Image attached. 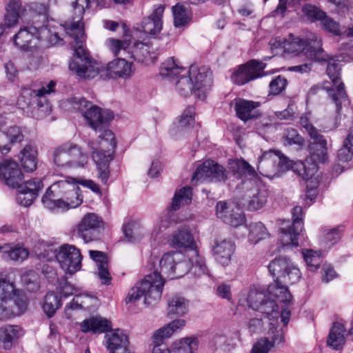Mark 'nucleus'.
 I'll return each instance as SVG.
<instances>
[{
    "label": "nucleus",
    "mask_w": 353,
    "mask_h": 353,
    "mask_svg": "<svg viewBox=\"0 0 353 353\" xmlns=\"http://www.w3.org/2000/svg\"><path fill=\"white\" fill-rule=\"evenodd\" d=\"M60 107L65 111L80 112L90 128L100 133L99 141H89L88 147L97 167L98 179L103 184H108L110 173L109 165L113 160L117 145L114 134L107 129L108 124L113 119V113L108 110L102 111L99 107L81 97L62 99Z\"/></svg>",
    "instance_id": "1"
},
{
    "label": "nucleus",
    "mask_w": 353,
    "mask_h": 353,
    "mask_svg": "<svg viewBox=\"0 0 353 353\" xmlns=\"http://www.w3.org/2000/svg\"><path fill=\"white\" fill-rule=\"evenodd\" d=\"M192 267L194 268V261L192 259H187L181 252H169L164 254L159 261L160 273L154 271L146 275L132 288L125 298V303H134L143 297L144 304H156L161 298L165 284L163 277L170 279L180 278L188 272Z\"/></svg>",
    "instance_id": "2"
},
{
    "label": "nucleus",
    "mask_w": 353,
    "mask_h": 353,
    "mask_svg": "<svg viewBox=\"0 0 353 353\" xmlns=\"http://www.w3.org/2000/svg\"><path fill=\"white\" fill-rule=\"evenodd\" d=\"M52 1L54 3L57 1L69 3L78 14L76 21L66 23L63 27L66 34L73 38L75 42L73 48L76 58L70 63V70L81 78H94L99 74V68L98 64L89 57L83 48L85 35L81 21L85 9L105 7L103 0H50V2Z\"/></svg>",
    "instance_id": "3"
},
{
    "label": "nucleus",
    "mask_w": 353,
    "mask_h": 353,
    "mask_svg": "<svg viewBox=\"0 0 353 353\" xmlns=\"http://www.w3.org/2000/svg\"><path fill=\"white\" fill-rule=\"evenodd\" d=\"M292 296L288 288L279 281L278 279L269 285L266 293L250 290L245 298L239 300V304L248 306L262 313L274 325L279 319V307L276 301L290 303Z\"/></svg>",
    "instance_id": "4"
},
{
    "label": "nucleus",
    "mask_w": 353,
    "mask_h": 353,
    "mask_svg": "<svg viewBox=\"0 0 353 353\" xmlns=\"http://www.w3.org/2000/svg\"><path fill=\"white\" fill-rule=\"evenodd\" d=\"M310 145V157L305 162H294L292 170L306 182V195L312 200L317 195L321 173L318 170V163H324L328 159L327 141L322 135L312 139Z\"/></svg>",
    "instance_id": "5"
},
{
    "label": "nucleus",
    "mask_w": 353,
    "mask_h": 353,
    "mask_svg": "<svg viewBox=\"0 0 353 353\" xmlns=\"http://www.w3.org/2000/svg\"><path fill=\"white\" fill-rule=\"evenodd\" d=\"M0 178L5 183L17 190L16 201L24 207L30 206L43 188L39 179H32L23 183V175L18 163L12 159L0 163Z\"/></svg>",
    "instance_id": "6"
},
{
    "label": "nucleus",
    "mask_w": 353,
    "mask_h": 353,
    "mask_svg": "<svg viewBox=\"0 0 353 353\" xmlns=\"http://www.w3.org/2000/svg\"><path fill=\"white\" fill-rule=\"evenodd\" d=\"M28 299L6 273H0V321H7L23 314Z\"/></svg>",
    "instance_id": "7"
},
{
    "label": "nucleus",
    "mask_w": 353,
    "mask_h": 353,
    "mask_svg": "<svg viewBox=\"0 0 353 353\" xmlns=\"http://www.w3.org/2000/svg\"><path fill=\"white\" fill-rule=\"evenodd\" d=\"M89 153L73 142H66L53 152L54 163L62 168H81L88 163Z\"/></svg>",
    "instance_id": "8"
},
{
    "label": "nucleus",
    "mask_w": 353,
    "mask_h": 353,
    "mask_svg": "<svg viewBox=\"0 0 353 353\" xmlns=\"http://www.w3.org/2000/svg\"><path fill=\"white\" fill-rule=\"evenodd\" d=\"M292 223L283 220L280 228L281 232V242L284 248H297L305 245L307 237L303 230V209L295 206L292 211Z\"/></svg>",
    "instance_id": "9"
},
{
    "label": "nucleus",
    "mask_w": 353,
    "mask_h": 353,
    "mask_svg": "<svg viewBox=\"0 0 353 353\" xmlns=\"http://www.w3.org/2000/svg\"><path fill=\"white\" fill-rule=\"evenodd\" d=\"M170 245L175 249H188V257L194 261L195 272L207 274L208 268L204 259L199 256L194 237L186 228H181L174 232L170 239Z\"/></svg>",
    "instance_id": "10"
},
{
    "label": "nucleus",
    "mask_w": 353,
    "mask_h": 353,
    "mask_svg": "<svg viewBox=\"0 0 353 353\" xmlns=\"http://www.w3.org/2000/svg\"><path fill=\"white\" fill-rule=\"evenodd\" d=\"M188 72L177 59L170 57L161 65L160 74L165 78L175 79V90L181 97H186L194 93V87Z\"/></svg>",
    "instance_id": "11"
},
{
    "label": "nucleus",
    "mask_w": 353,
    "mask_h": 353,
    "mask_svg": "<svg viewBox=\"0 0 353 353\" xmlns=\"http://www.w3.org/2000/svg\"><path fill=\"white\" fill-rule=\"evenodd\" d=\"M321 46V38L315 34H311L307 41H305L290 33L288 38H285L284 51L294 54L303 52L308 60H319L321 59L319 54L322 52Z\"/></svg>",
    "instance_id": "12"
},
{
    "label": "nucleus",
    "mask_w": 353,
    "mask_h": 353,
    "mask_svg": "<svg viewBox=\"0 0 353 353\" xmlns=\"http://www.w3.org/2000/svg\"><path fill=\"white\" fill-rule=\"evenodd\" d=\"M293 163L280 151L270 150L264 152L259 158L256 166L259 172L268 178L277 176L279 172L292 170Z\"/></svg>",
    "instance_id": "13"
},
{
    "label": "nucleus",
    "mask_w": 353,
    "mask_h": 353,
    "mask_svg": "<svg viewBox=\"0 0 353 353\" xmlns=\"http://www.w3.org/2000/svg\"><path fill=\"white\" fill-rule=\"evenodd\" d=\"M323 50L322 49V52L319 54L321 59L316 61L327 62L326 72L335 88V90H329V94L336 103L337 111L339 112L341 103L347 101L344 84L341 79V65L333 57L329 55H323Z\"/></svg>",
    "instance_id": "14"
},
{
    "label": "nucleus",
    "mask_w": 353,
    "mask_h": 353,
    "mask_svg": "<svg viewBox=\"0 0 353 353\" xmlns=\"http://www.w3.org/2000/svg\"><path fill=\"white\" fill-rule=\"evenodd\" d=\"M49 33L50 31L44 27L35 25L25 26L19 30L12 40L19 48L29 50L41 48Z\"/></svg>",
    "instance_id": "15"
},
{
    "label": "nucleus",
    "mask_w": 353,
    "mask_h": 353,
    "mask_svg": "<svg viewBox=\"0 0 353 353\" xmlns=\"http://www.w3.org/2000/svg\"><path fill=\"white\" fill-rule=\"evenodd\" d=\"M103 218L94 212L85 214L75 227V232L84 243L97 241L105 229Z\"/></svg>",
    "instance_id": "16"
},
{
    "label": "nucleus",
    "mask_w": 353,
    "mask_h": 353,
    "mask_svg": "<svg viewBox=\"0 0 353 353\" xmlns=\"http://www.w3.org/2000/svg\"><path fill=\"white\" fill-rule=\"evenodd\" d=\"M55 257L65 274H74L81 268L83 256L73 245L63 244L54 250Z\"/></svg>",
    "instance_id": "17"
},
{
    "label": "nucleus",
    "mask_w": 353,
    "mask_h": 353,
    "mask_svg": "<svg viewBox=\"0 0 353 353\" xmlns=\"http://www.w3.org/2000/svg\"><path fill=\"white\" fill-rule=\"evenodd\" d=\"M188 74L194 87V95L200 99H205L212 84L211 70L205 65L199 66L194 64L190 65Z\"/></svg>",
    "instance_id": "18"
},
{
    "label": "nucleus",
    "mask_w": 353,
    "mask_h": 353,
    "mask_svg": "<svg viewBox=\"0 0 353 353\" xmlns=\"http://www.w3.org/2000/svg\"><path fill=\"white\" fill-rule=\"evenodd\" d=\"M77 183V180L70 176H63L55 181L46 191L41 201L44 207L50 210L57 209V200L62 199Z\"/></svg>",
    "instance_id": "19"
},
{
    "label": "nucleus",
    "mask_w": 353,
    "mask_h": 353,
    "mask_svg": "<svg viewBox=\"0 0 353 353\" xmlns=\"http://www.w3.org/2000/svg\"><path fill=\"white\" fill-rule=\"evenodd\" d=\"M228 179V172L212 160L199 164L193 173L192 182H222Z\"/></svg>",
    "instance_id": "20"
},
{
    "label": "nucleus",
    "mask_w": 353,
    "mask_h": 353,
    "mask_svg": "<svg viewBox=\"0 0 353 353\" xmlns=\"http://www.w3.org/2000/svg\"><path fill=\"white\" fill-rule=\"evenodd\" d=\"M164 9L161 5L154 8L152 13L143 19L141 26L136 28L135 37L143 41L156 38L162 29Z\"/></svg>",
    "instance_id": "21"
},
{
    "label": "nucleus",
    "mask_w": 353,
    "mask_h": 353,
    "mask_svg": "<svg viewBox=\"0 0 353 353\" xmlns=\"http://www.w3.org/2000/svg\"><path fill=\"white\" fill-rule=\"evenodd\" d=\"M268 269L273 276L279 274L285 283L293 284L301 278V272L298 266L286 257L279 256L272 260Z\"/></svg>",
    "instance_id": "22"
},
{
    "label": "nucleus",
    "mask_w": 353,
    "mask_h": 353,
    "mask_svg": "<svg viewBox=\"0 0 353 353\" xmlns=\"http://www.w3.org/2000/svg\"><path fill=\"white\" fill-rule=\"evenodd\" d=\"M241 189L245 192V203L249 210H257L266 203L268 194L267 190L261 185L256 184L252 180L243 181Z\"/></svg>",
    "instance_id": "23"
},
{
    "label": "nucleus",
    "mask_w": 353,
    "mask_h": 353,
    "mask_svg": "<svg viewBox=\"0 0 353 353\" xmlns=\"http://www.w3.org/2000/svg\"><path fill=\"white\" fill-rule=\"evenodd\" d=\"M266 64L256 60H251L234 69L231 74V81L239 85L261 77Z\"/></svg>",
    "instance_id": "24"
},
{
    "label": "nucleus",
    "mask_w": 353,
    "mask_h": 353,
    "mask_svg": "<svg viewBox=\"0 0 353 353\" xmlns=\"http://www.w3.org/2000/svg\"><path fill=\"white\" fill-rule=\"evenodd\" d=\"M128 52L135 60L145 64L154 63L159 54V48L154 46L151 39L143 41L137 37Z\"/></svg>",
    "instance_id": "25"
},
{
    "label": "nucleus",
    "mask_w": 353,
    "mask_h": 353,
    "mask_svg": "<svg viewBox=\"0 0 353 353\" xmlns=\"http://www.w3.org/2000/svg\"><path fill=\"white\" fill-rule=\"evenodd\" d=\"M216 214L224 223L234 228L243 225L245 221V215L239 208L224 201L217 202Z\"/></svg>",
    "instance_id": "26"
},
{
    "label": "nucleus",
    "mask_w": 353,
    "mask_h": 353,
    "mask_svg": "<svg viewBox=\"0 0 353 353\" xmlns=\"http://www.w3.org/2000/svg\"><path fill=\"white\" fill-rule=\"evenodd\" d=\"M25 136V131L17 125H11L1 130L0 152L8 154L13 145L23 141Z\"/></svg>",
    "instance_id": "27"
},
{
    "label": "nucleus",
    "mask_w": 353,
    "mask_h": 353,
    "mask_svg": "<svg viewBox=\"0 0 353 353\" xmlns=\"http://www.w3.org/2000/svg\"><path fill=\"white\" fill-rule=\"evenodd\" d=\"M25 330L19 325L6 324L0 327V349L11 350L25 335Z\"/></svg>",
    "instance_id": "28"
},
{
    "label": "nucleus",
    "mask_w": 353,
    "mask_h": 353,
    "mask_svg": "<svg viewBox=\"0 0 353 353\" xmlns=\"http://www.w3.org/2000/svg\"><path fill=\"white\" fill-rule=\"evenodd\" d=\"M107 74L112 79H130L135 68L132 62L123 58H116L110 61L106 65Z\"/></svg>",
    "instance_id": "29"
},
{
    "label": "nucleus",
    "mask_w": 353,
    "mask_h": 353,
    "mask_svg": "<svg viewBox=\"0 0 353 353\" xmlns=\"http://www.w3.org/2000/svg\"><path fill=\"white\" fill-rule=\"evenodd\" d=\"M234 250L235 245L234 242L225 239H216L212 246L215 260L224 267L229 265L230 263Z\"/></svg>",
    "instance_id": "30"
},
{
    "label": "nucleus",
    "mask_w": 353,
    "mask_h": 353,
    "mask_svg": "<svg viewBox=\"0 0 353 353\" xmlns=\"http://www.w3.org/2000/svg\"><path fill=\"white\" fill-rule=\"evenodd\" d=\"M105 347L109 353H130L128 348V339L122 330H114L105 335Z\"/></svg>",
    "instance_id": "31"
},
{
    "label": "nucleus",
    "mask_w": 353,
    "mask_h": 353,
    "mask_svg": "<svg viewBox=\"0 0 353 353\" xmlns=\"http://www.w3.org/2000/svg\"><path fill=\"white\" fill-rule=\"evenodd\" d=\"M79 326L83 333L101 334L111 328V323L101 316H93L83 320Z\"/></svg>",
    "instance_id": "32"
},
{
    "label": "nucleus",
    "mask_w": 353,
    "mask_h": 353,
    "mask_svg": "<svg viewBox=\"0 0 353 353\" xmlns=\"http://www.w3.org/2000/svg\"><path fill=\"white\" fill-rule=\"evenodd\" d=\"M97 304L95 296L88 294H79L75 296L73 299L67 304L65 307V315L67 319L72 317V311L76 310H90Z\"/></svg>",
    "instance_id": "33"
},
{
    "label": "nucleus",
    "mask_w": 353,
    "mask_h": 353,
    "mask_svg": "<svg viewBox=\"0 0 353 353\" xmlns=\"http://www.w3.org/2000/svg\"><path fill=\"white\" fill-rule=\"evenodd\" d=\"M123 231L125 237L130 243H136L141 241L146 234V230L143 224L139 220L131 219L125 220Z\"/></svg>",
    "instance_id": "34"
},
{
    "label": "nucleus",
    "mask_w": 353,
    "mask_h": 353,
    "mask_svg": "<svg viewBox=\"0 0 353 353\" xmlns=\"http://www.w3.org/2000/svg\"><path fill=\"white\" fill-rule=\"evenodd\" d=\"M228 168L230 172L240 177H250L249 180L254 181V178H256L257 176L254 168L243 158L230 159Z\"/></svg>",
    "instance_id": "35"
},
{
    "label": "nucleus",
    "mask_w": 353,
    "mask_h": 353,
    "mask_svg": "<svg viewBox=\"0 0 353 353\" xmlns=\"http://www.w3.org/2000/svg\"><path fill=\"white\" fill-rule=\"evenodd\" d=\"M83 203V196L77 183L62 199L57 200V209L61 210H68L76 208Z\"/></svg>",
    "instance_id": "36"
},
{
    "label": "nucleus",
    "mask_w": 353,
    "mask_h": 353,
    "mask_svg": "<svg viewBox=\"0 0 353 353\" xmlns=\"http://www.w3.org/2000/svg\"><path fill=\"white\" fill-rule=\"evenodd\" d=\"M232 105L237 117L245 121L255 117V110L259 106V103L238 98L233 101Z\"/></svg>",
    "instance_id": "37"
},
{
    "label": "nucleus",
    "mask_w": 353,
    "mask_h": 353,
    "mask_svg": "<svg viewBox=\"0 0 353 353\" xmlns=\"http://www.w3.org/2000/svg\"><path fill=\"white\" fill-rule=\"evenodd\" d=\"M195 110L192 106L185 108L177 121L174 122L170 128V134L172 136L177 137L179 133L183 132L185 128L192 127L195 122Z\"/></svg>",
    "instance_id": "38"
},
{
    "label": "nucleus",
    "mask_w": 353,
    "mask_h": 353,
    "mask_svg": "<svg viewBox=\"0 0 353 353\" xmlns=\"http://www.w3.org/2000/svg\"><path fill=\"white\" fill-rule=\"evenodd\" d=\"M90 258L94 260L98 268V276L101 282L105 285H109L112 278L108 270V259L103 252L97 250H90Z\"/></svg>",
    "instance_id": "39"
},
{
    "label": "nucleus",
    "mask_w": 353,
    "mask_h": 353,
    "mask_svg": "<svg viewBox=\"0 0 353 353\" xmlns=\"http://www.w3.org/2000/svg\"><path fill=\"white\" fill-rule=\"evenodd\" d=\"M56 86L57 81L50 80L42 82L39 88L34 89L37 95H38L39 103L43 107V110L45 113L51 112V105L48 97L51 94L55 93Z\"/></svg>",
    "instance_id": "40"
},
{
    "label": "nucleus",
    "mask_w": 353,
    "mask_h": 353,
    "mask_svg": "<svg viewBox=\"0 0 353 353\" xmlns=\"http://www.w3.org/2000/svg\"><path fill=\"white\" fill-rule=\"evenodd\" d=\"M199 344V337L190 336L174 341L170 350L171 353H193L197 350Z\"/></svg>",
    "instance_id": "41"
},
{
    "label": "nucleus",
    "mask_w": 353,
    "mask_h": 353,
    "mask_svg": "<svg viewBox=\"0 0 353 353\" xmlns=\"http://www.w3.org/2000/svg\"><path fill=\"white\" fill-rule=\"evenodd\" d=\"M189 311V301L180 295H172L168 299V315L183 316Z\"/></svg>",
    "instance_id": "42"
},
{
    "label": "nucleus",
    "mask_w": 353,
    "mask_h": 353,
    "mask_svg": "<svg viewBox=\"0 0 353 353\" xmlns=\"http://www.w3.org/2000/svg\"><path fill=\"white\" fill-rule=\"evenodd\" d=\"M37 150L31 145H26L21 150L19 154V159L23 169L26 172H33L37 164Z\"/></svg>",
    "instance_id": "43"
},
{
    "label": "nucleus",
    "mask_w": 353,
    "mask_h": 353,
    "mask_svg": "<svg viewBox=\"0 0 353 353\" xmlns=\"http://www.w3.org/2000/svg\"><path fill=\"white\" fill-rule=\"evenodd\" d=\"M21 2L20 0H10L6 7L4 22L6 28L15 26L18 22L21 10Z\"/></svg>",
    "instance_id": "44"
},
{
    "label": "nucleus",
    "mask_w": 353,
    "mask_h": 353,
    "mask_svg": "<svg viewBox=\"0 0 353 353\" xmlns=\"http://www.w3.org/2000/svg\"><path fill=\"white\" fill-rule=\"evenodd\" d=\"M345 342V329L344 326L339 323H334L331 328L327 344L334 350L341 349Z\"/></svg>",
    "instance_id": "45"
},
{
    "label": "nucleus",
    "mask_w": 353,
    "mask_h": 353,
    "mask_svg": "<svg viewBox=\"0 0 353 353\" xmlns=\"http://www.w3.org/2000/svg\"><path fill=\"white\" fill-rule=\"evenodd\" d=\"M273 336L272 341L268 339H260L253 347L251 353H268L271 347L275 345H279L283 342V334L281 330L275 329L272 331Z\"/></svg>",
    "instance_id": "46"
},
{
    "label": "nucleus",
    "mask_w": 353,
    "mask_h": 353,
    "mask_svg": "<svg viewBox=\"0 0 353 353\" xmlns=\"http://www.w3.org/2000/svg\"><path fill=\"white\" fill-rule=\"evenodd\" d=\"M248 239L251 244L255 245L270 235L265 225L261 222L250 223L248 225Z\"/></svg>",
    "instance_id": "47"
},
{
    "label": "nucleus",
    "mask_w": 353,
    "mask_h": 353,
    "mask_svg": "<svg viewBox=\"0 0 353 353\" xmlns=\"http://www.w3.org/2000/svg\"><path fill=\"white\" fill-rule=\"evenodd\" d=\"M341 239V232L337 228H322L319 236V245L322 249H330Z\"/></svg>",
    "instance_id": "48"
},
{
    "label": "nucleus",
    "mask_w": 353,
    "mask_h": 353,
    "mask_svg": "<svg viewBox=\"0 0 353 353\" xmlns=\"http://www.w3.org/2000/svg\"><path fill=\"white\" fill-rule=\"evenodd\" d=\"M37 96L34 90L24 88L18 99L17 104L21 109L32 107L41 108L43 111Z\"/></svg>",
    "instance_id": "49"
},
{
    "label": "nucleus",
    "mask_w": 353,
    "mask_h": 353,
    "mask_svg": "<svg viewBox=\"0 0 353 353\" xmlns=\"http://www.w3.org/2000/svg\"><path fill=\"white\" fill-rule=\"evenodd\" d=\"M62 305L61 299L52 292H48L43 298L42 309L45 314L51 318Z\"/></svg>",
    "instance_id": "50"
},
{
    "label": "nucleus",
    "mask_w": 353,
    "mask_h": 353,
    "mask_svg": "<svg viewBox=\"0 0 353 353\" xmlns=\"http://www.w3.org/2000/svg\"><path fill=\"white\" fill-rule=\"evenodd\" d=\"M192 196V188L189 186H185L177 190L174 194L171 203V209L172 210H177L182 206L190 203Z\"/></svg>",
    "instance_id": "51"
},
{
    "label": "nucleus",
    "mask_w": 353,
    "mask_h": 353,
    "mask_svg": "<svg viewBox=\"0 0 353 353\" xmlns=\"http://www.w3.org/2000/svg\"><path fill=\"white\" fill-rule=\"evenodd\" d=\"M2 252L4 259L13 261H23L29 255L28 250L21 246L10 247L6 245L2 246Z\"/></svg>",
    "instance_id": "52"
},
{
    "label": "nucleus",
    "mask_w": 353,
    "mask_h": 353,
    "mask_svg": "<svg viewBox=\"0 0 353 353\" xmlns=\"http://www.w3.org/2000/svg\"><path fill=\"white\" fill-rule=\"evenodd\" d=\"M24 288L30 292H37L41 287L39 274L34 270L25 272L21 276Z\"/></svg>",
    "instance_id": "53"
},
{
    "label": "nucleus",
    "mask_w": 353,
    "mask_h": 353,
    "mask_svg": "<svg viewBox=\"0 0 353 353\" xmlns=\"http://www.w3.org/2000/svg\"><path fill=\"white\" fill-rule=\"evenodd\" d=\"M302 254L309 271L315 272L320 268L323 261L322 253L321 251L303 249Z\"/></svg>",
    "instance_id": "54"
},
{
    "label": "nucleus",
    "mask_w": 353,
    "mask_h": 353,
    "mask_svg": "<svg viewBox=\"0 0 353 353\" xmlns=\"http://www.w3.org/2000/svg\"><path fill=\"white\" fill-rule=\"evenodd\" d=\"M125 36L122 40L110 38L106 41V46L109 50L112 52L114 56H117L121 50L130 51V37L125 33V26H123Z\"/></svg>",
    "instance_id": "55"
},
{
    "label": "nucleus",
    "mask_w": 353,
    "mask_h": 353,
    "mask_svg": "<svg viewBox=\"0 0 353 353\" xmlns=\"http://www.w3.org/2000/svg\"><path fill=\"white\" fill-rule=\"evenodd\" d=\"M172 11L176 27L184 26L190 21V13L184 6L177 4L172 8Z\"/></svg>",
    "instance_id": "56"
},
{
    "label": "nucleus",
    "mask_w": 353,
    "mask_h": 353,
    "mask_svg": "<svg viewBox=\"0 0 353 353\" xmlns=\"http://www.w3.org/2000/svg\"><path fill=\"white\" fill-rule=\"evenodd\" d=\"M303 13L310 21H321L326 13L319 8L317 6L312 4H305L302 8Z\"/></svg>",
    "instance_id": "57"
},
{
    "label": "nucleus",
    "mask_w": 353,
    "mask_h": 353,
    "mask_svg": "<svg viewBox=\"0 0 353 353\" xmlns=\"http://www.w3.org/2000/svg\"><path fill=\"white\" fill-rule=\"evenodd\" d=\"M170 215L169 212L161 215L155 221L151 233L152 236H157L162 232L166 230L170 226Z\"/></svg>",
    "instance_id": "58"
},
{
    "label": "nucleus",
    "mask_w": 353,
    "mask_h": 353,
    "mask_svg": "<svg viewBox=\"0 0 353 353\" xmlns=\"http://www.w3.org/2000/svg\"><path fill=\"white\" fill-rule=\"evenodd\" d=\"M337 158L341 162H348L353 158V145L345 139L343 146L339 150Z\"/></svg>",
    "instance_id": "59"
},
{
    "label": "nucleus",
    "mask_w": 353,
    "mask_h": 353,
    "mask_svg": "<svg viewBox=\"0 0 353 353\" xmlns=\"http://www.w3.org/2000/svg\"><path fill=\"white\" fill-rule=\"evenodd\" d=\"M288 84L287 79L281 76H278L270 83V92L274 95L283 92Z\"/></svg>",
    "instance_id": "60"
},
{
    "label": "nucleus",
    "mask_w": 353,
    "mask_h": 353,
    "mask_svg": "<svg viewBox=\"0 0 353 353\" xmlns=\"http://www.w3.org/2000/svg\"><path fill=\"white\" fill-rule=\"evenodd\" d=\"M327 1L335 6L336 12L341 16H345L346 14L353 11V6H351L346 0Z\"/></svg>",
    "instance_id": "61"
},
{
    "label": "nucleus",
    "mask_w": 353,
    "mask_h": 353,
    "mask_svg": "<svg viewBox=\"0 0 353 353\" xmlns=\"http://www.w3.org/2000/svg\"><path fill=\"white\" fill-rule=\"evenodd\" d=\"M285 144L301 145L303 143V139L294 128H288L285 133Z\"/></svg>",
    "instance_id": "62"
},
{
    "label": "nucleus",
    "mask_w": 353,
    "mask_h": 353,
    "mask_svg": "<svg viewBox=\"0 0 353 353\" xmlns=\"http://www.w3.org/2000/svg\"><path fill=\"white\" fill-rule=\"evenodd\" d=\"M321 21L323 27L325 30L334 34V35L341 34L340 25L338 22L334 21L327 15L321 19Z\"/></svg>",
    "instance_id": "63"
},
{
    "label": "nucleus",
    "mask_w": 353,
    "mask_h": 353,
    "mask_svg": "<svg viewBox=\"0 0 353 353\" xmlns=\"http://www.w3.org/2000/svg\"><path fill=\"white\" fill-rule=\"evenodd\" d=\"M170 336L171 335L164 325L154 333L152 335V343L154 345H164L163 344V341Z\"/></svg>",
    "instance_id": "64"
}]
</instances>
